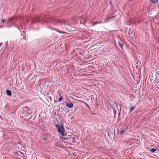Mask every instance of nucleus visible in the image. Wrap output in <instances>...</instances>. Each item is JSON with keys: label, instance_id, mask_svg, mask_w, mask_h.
<instances>
[{"label": "nucleus", "instance_id": "20e7f679", "mask_svg": "<svg viewBox=\"0 0 159 159\" xmlns=\"http://www.w3.org/2000/svg\"><path fill=\"white\" fill-rule=\"evenodd\" d=\"M111 18V17H109V16H107L106 17L104 20L103 21V23H105L109 22L110 21V19Z\"/></svg>", "mask_w": 159, "mask_h": 159}, {"label": "nucleus", "instance_id": "39448f33", "mask_svg": "<svg viewBox=\"0 0 159 159\" xmlns=\"http://www.w3.org/2000/svg\"><path fill=\"white\" fill-rule=\"evenodd\" d=\"M66 105L69 108H71L73 107V104L71 102H66Z\"/></svg>", "mask_w": 159, "mask_h": 159}, {"label": "nucleus", "instance_id": "0eeeda50", "mask_svg": "<svg viewBox=\"0 0 159 159\" xmlns=\"http://www.w3.org/2000/svg\"><path fill=\"white\" fill-rule=\"evenodd\" d=\"M128 127H127L125 128V129H120V134H121L122 133H123L124 132H125L126 130L128 129Z\"/></svg>", "mask_w": 159, "mask_h": 159}, {"label": "nucleus", "instance_id": "2eb2a0df", "mask_svg": "<svg viewBox=\"0 0 159 159\" xmlns=\"http://www.w3.org/2000/svg\"><path fill=\"white\" fill-rule=\"evenodd\" d=\"M109 2H110V5H111V4H112V2L111 1H109Z\"/></svg>", "mask_w": 159, "mask_h": 159}, {"label": "nucleus", "instance_id": "f8f14e48", "mask_svg": "<svg viewBox=\"0 0 159 159\" xmlns=\"http://www.w3.org/2000/svg\"><path fill=\"white\" fill-rule=\"evenodd\" d=\"M156 151V149L155 148H152L151 150L150 151L152 152H154Z\"/></svg>", "mask_w": 159, "mask_h": 159}, {"label": "nucleus", "instance_id": "9b49d317", "mask_svg": "<svg viewBox=\"0 0 159 159\" xmlns=\"http://www.w3.org/2000/svg\"><path fill=\"white\" fill-rule=\"evenodd\" d=\"M103 23V22H102V21H100V22L98 21V22H96L94 23L93 24V25H94L97 24H100V23Z\"/></svg>", "mask_w": 159, "mask_h": 159}, {"label": "nucleus", "instance_id": "f3484780", "mask_svg": "<svg viewBox=\"0 0 159 159\" xmlns=\"http://www.w3.org/2000/svg\"><path fill=\"white\" fill-rule=\"evenodd\" d=\"M2 43H0V47H1L2 46Z\"/></svg>", "mask_w": 159, "mask_h": 159}, {"label": "nucleus", "instance_id": "4468645a", "mask_svg": "<svg viewBox=\"0 0 159 159\" xmlns=\"http://www.w3.org/2000/svg\"><path fill=\"white\" fill-rule=\"evenodd\" d=\"M85 105L88 107H89V105H88V104H87L86 103H85Z\"/></svg>", "mask_w": 159, "mask_h": 159}, {"label": "nucleus", "instance_id": "7ed1b4c3", "mask_svg": "<svg viewBox=\"0 0 159 159\" xmlns=\"http://www.w3.org/2000/svg\"><path fill=\"white\" fill-rule=\"evenodd\" d=\"M17 20V18L15 16H13L9 20L7 24L10 25H14Z\"/></svg>", "mask_w": 159, "mask_h": 159}, {"label": "nucleus", "instance_id": "9d476101", "mask_svg": "<svg viewBox=\"0 0 159 159\" xmlns=\"http://www.w3.org/2000/svg\"><path fill=\"white\" fill-rule=\"evenodd\" d=\"M118 43L119 46L122 49H123V45L122 43H120V42H118Z\"/></svg>", "mask_w": 159, "mask_h": 159}, {"label": "nucleus", "instance_id": "423d86ee", "mask_svg": "<svg viewBox=\"0 0 159 159\" xmlns=\"http://www.w3.org/2000/svg\"><path fill=\"white\" fill-rule=\"evenodd\" d=\"M6 94L7 95L9 96H11L12 95V93L9 90H7L6 91Z\"/></svg>", "mask_w": 159, "mask_h": 159}, {"label": "nucleus", "instance_id": "1a4fd4ad", "mask_svg": "<svg viewBox=\"0 0 159 159\" xmlns=\"http://www.w3.org/2000/svg\"><path fill=\"white\" fill-rule=\"evenodd\" d=\"M135 109V107L134 106H131L130 108V112H131Z\"/></svg>", "mask_w": 159, "mask_h": 159}, {"label": "nucleus", "instance_id": "f257e3e1", "mask_svg": "<svg viewBox=\"0 0 159 159\" xmlns=\"http://www.w3.org/2000/svg\"><path fill=\"white\" fill-rule=\"evenodd\" d=\"M49 20L50 21L57 23H62L63 21L61 20H59L58 18H56L54 17H51L50 19L45 18H43V16H37L35 17L34 21V22H40L42 24H46L48 22V20Z\"/></svg>", "mask_w": 159, "mask_h": 159}, {"label": "nucleus", "instance_id": "dca6fc26", "mask_svg": "<svg viewBox=\"0 0 159 159\" xmlns=\"http://www.w3.org/2000/svg\"><path fill=\"white\" fill-rule=\"evenodd\" d=\"M4 20H2V22H3V23H4Z\"/></svg>", "mask_w": 159, "mask_h": 159}, {"label": "nucleus", "instance_id": "6e6552de", "mask_svg": "<svg viewBox=\"0 0 159 159\" xmlns=\"http://www.w3.org/2000/svg\"><path fill=\"white\" fill-rule=\"evenodd\" d=\"M151 2L152 3L156 4L158 2V0H150Z\"/></svg>", "mask_w": 159, "mask_h": 159}, {"label": "nucleus", "instance_id": "ddd939ff", "mask_svg": "<svg viewBox=\"0 0 159 159\" xmlns=\"http://www.w3.org/2000/svg\"><path fill=\"white\" fill-rule=\"evenodd\" d=\"M63 99V97L62 96H61L58 99V101L60 102Z\"/></svg>", "mask_w": 159, "mask_h": 159}, {"label": "nucleus", "instance_id": "f03ea898", "mask_svg": "<svg viewBox=\"0 0 159 159\" xmlns=\"http://www.w3.org/2000/svg\"><path fill=\"white\" fill-rule=\"evenodd\" d=\"M55 127L57 128L58 131L61 135L63 136L64 135L65 130L64 127L62 125L58 124H56Z\"/></svg>", "mask_w": 159, "mask_h": 159}]
</instances>
